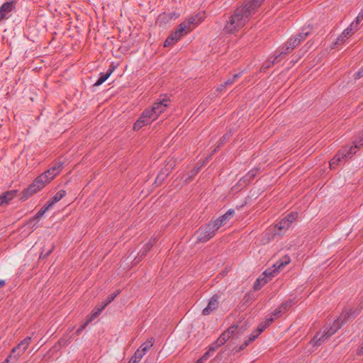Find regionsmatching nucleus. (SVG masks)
<instances>
[{"mask_svg": "<svg viewBox=\"0 0 363 363\" xmlns=\"http://www.w3.org/2000/svg\"><path fill=\"white\" fill-rule=\"evenodd\" d=\"M263 1L264 0H247L243 5L236 9L225 26V32L235 33L242 28Z\"/></svg>", "mask_w": 363, "mask_h": 363, "instance_id": "f257e3e1", "label": "nucleus"}, {"mask_svg": "<svg viewBox=\"0 0 363 363\" xmlns=\"http://www.w3.org/2000/svg\"><path fill=\"white\" fill-rule=\"evenodd\" d=\"M357 314L352 309L346 310L342 313L340 317L335 320L332 325L327 326L323 332L317 334L311 341L313 346H319L327 340L330 336L334 335L345 323L351 318H354Z\"/></svg>", "mask_w": 363, "mask_h": 363, "instance_id": "f03ea898", "label": "nucleus"}, {"mask_svg": "<svg viewBox=\"0 0 363 363\" xmlns=\"http://www.w3.org/2000/svg\"><path fill=\"white\" fill-rule=\"evenodd\" d=\"M157 118V115L153 112L152 108H146L140 115L139 119L134 123L133 128L138 130L143 126L151 123L152 121Z\"/></svg>", "mask_w": 363, "mask_h": 363, "instance_id": "7ed1b4c3", "label": "nucleus"}, {"mask_svg": "<svg viewBox=\"0 0 363 363\" xmlns=\"http://www.w3.org/2000/svg\"><path fill=\"white\" fill-rule=\"evenodd\" d=\"M356 153V149L352 147H344L337 153L330 162L331 169L335 168L339 163L345 158H350Z\"/></svg>", "mask_w": 363, "mask_h": 363, "instance_id": "20e7f679", "label": "nucleus"}, {"mask_svg": "<svg viewBox=\"0 0 363 363\" xmlns=\"http://www.w3.org/2000/svg\"><path fill=\"white\" fill-rule=\"evenodd\" d=\"M217 230L210 221L205 226L201 227L196 232L197 241L206 242L216 235Z\"/></svg>", "mask_w": 363, "mask_h": 363, "instance_id": "39448f33", "label": "nucleus"}, {"mask_svg": "<svg viewBox=\"0 0 363 363\" xmlns=\"http://www.w3.org/2000/svg\"><path fill=\"white\" fill-rule=\"evenodd\" d=\"M291 262V259L289 256L285 255L279 260L277 261L273 264V269L269 268L266 269L264 274L266 277H268L270 280L272 277H274L278 274L284 267H286Z\"/></svg>", "mask_w": 363, "mask_h": 363, "instance_id": "423d86ee", "label": "nucleus"}, {"mask_svg": "<svg viewBox=\"0 0 363 363\" xmlns=\"http://www.w3.org/2000/svg\"><path fill=\"white\" fill-rule=\"evenodd\" d=\"M48 182H50V181L47 178V175L41 174L26 190L25 194H26V196H31L36 193L38 190L43 189Z\"/></svg>", "mask_w": 363, "mask_h": 363, "instance_id": "0eeeda50", "label": "nucleus"}, {"mask_svg": "<svg viewBox=\"0 0 363 363\" xmlns=\"http://www.w3.org/2000/svg\"><path fill=\"white\" fill-rule=\"evenodd\" d=\"M30 337L23 339L16 347H13L11 351L13 359L16 362L18 357L26 350L28 346L30 343Z\"/></svg>", "mask_w": 363, "mask_h": 363, "instance_id": "6e6552de", "label": "nucleus"}, {"mask_svg": "<svg viewBox=\"0 0 363 363\" xmlns=\"http://www.w3.org/2000/svg\"><path fill=\"white\" fill-rule=\"evenodd\" d=\"M15 1H6L0 7V21L9 18L16 9Z\"/></svg>", "mask_w": 363, "mask_h": 363, "instance_id": "1a4fd4ad", "label": "nucleus"}, {"mask_svg": "<svg viewBox=\"0 0 363 363\" xmlns=\"http://www.w3.org/2000/svg\"><path fill=\"white\" fill-rule=\"evenodd\" d=\"M170 99L165 96L162 99H158L156 102H155L151 107L153 110V112L157 115V117L164 111L166 108L169 106V103Z\"/></svg>", "mask_w": 363, "mask_h": 363, "instance_id": "9d476101", "label": "nucleus"}, {"mask_svg": "<svg viewBox=\"0 0 363 363\" xmlns=\"http://www.w3.org/2000/svg\"><path fill=\"white\" fill-rule=\"evenodd\" d=\"M235 210L229 209L225 214L216 220H211V222L218 230L221 226H223L227 223V222L233 216Z\"/></svg>", "mask_w": 363, "mask_h": 363, "instance_id": "9b49d317", "label": "nucleus"}, {"mask_svg": "<svg viewBox=\"0 0 363 363\" xmlns=\"http://www.w3.org/2000/svg\"><path fill=\"white\" fill-rule=\"evenodd\" d=\"M220 296L218 294L213 295L209 300L207 306L203 308L202 314L208 315L214 312L219 306Z\"/></svg>", "mask_w": 363, "mask_h": 363, "instance_id": "f8f14e48", "label": "nucleus"}, {"mask_svg": "<svg viewBox=\"0 0 363 363\" xmlns=\"http://www.w3.org/2000/svg\"><path fill=\"white\" fill-rule=\"evenodd\" d=\"M195 21L196 18L192 17L187 21L181 23L175 31H177V33L182 38L191 30V25L195 23Z\"/></svg>", "mask_w": 363, "mask_h": 363, "instance_id": "ddd939ff", "label": "nucleus"}, {"mask_svg": "<svg viewBox=\"0 0 363 363\" xmlns=\"http://www.w3.org/2000/svg\"><path fill=\"white\" fill-rule=\"evenodd\" d=\"M238 329V325H232L227 330L223 332L217 340L218 345H224L231 337L234 335Z\"/></svg>", "mask_w": 363, "mask_h": 363, "instance_id": "4468645a", "label": "nucleus"}, {"mask_svg": "<svg viewBox=\"0 0 363 363\" xmlns=\"http://www.w3.org/2000/svg\"><path fill=\"white\" fill-rule=\"evenodd\" d=\"M64 163L62 162H57L50 169L43 172V174L47 175V178L50 182L54 179L63 169Z\"/></svg>", "mask_w": 363, "mask_h": 363, "instance_id": "2eb2a0df", "label": "nucleus"}, {"mask_svg": "<svg viewBox=\"0 0 363 363\" xmlns=\"http://www.w3.org/2000/svg\"><path fill=\"white\" fill-rule=\"evenodd\" d=\"M267 327L264 322L259 324L256 331L253 332L249 337L248 340H245L244 343L240 346V349H244L250 342H253Z\"/></svg>", "mask_w": 363, "mask_h": 363, "instance_id": "dca6fc26", "label": "nucleus"}, {"mask_svg": "<svg viewBox=\"0 0 363 363\" xmlns=\"http://www.w3.org/2000/svg\"><path fill=\"white\" fill-rule=\"evenodd\" d=\"M50 208L45 203L41 209L35 214V216L30 220L28 225L33 228H36L37 223L40 220L42 216L48 211Z\"/></svg>", "mask_w": 363, "mask_h": 363, "instance_id": "f3484780", "label": "nucleus"}, {"mask_svg": "<svg viewBox=\"0 0 363 363\" xmlns=\"http://www.w3.org/2000/svg\"><path fill=\"white\" fill-rule=\"evenodd\" d=\"M156 242V239L154 238L153 240H149L147 243H145L143 248L140 250V252L138 254V257H135V259H137V262L140 261L143 257H144L147 253L151 250L153 245Z\"/></svg>", "mask_w": 363, "mask_h": 363, "instance_id": "a211bd4d", "label": "nucleus"}, {"mask_svg": "<svg viewBox=\"0 0 363 363\" xmlns=\"http://www.w3.org/2000/svg\"><path fill=\"white\" fill-rule=\"evenodd\" d=\"M357 30V27L355 26V24L354 22H352L349 27L345 28L342 34L340 35V37L337 38V43H342L345 41V40L349 37H350L354 32V30Z\"/></svg>", "mask_w": 363, "mask_h": 363, "instance_id": "6ab92c4d", "label": "nucleus"}, {"mask_svg": "<svg viewBox=\"0 0 363 363\" xmlns=\"http://www.w3.org/2000/svg\"><path fill=\"white\" fill-rule=\"evenodd\" d=\"M66 195V191L65 190H60L57 192L55 196H53L47 203L46 204L48 207L51 208L54 206L57 202L60 201Z\"/></svg>", "mask_w": 363, "mask_h": 363, "instance_id": "aec40b11", "label": "nucleus"}, {"mask_svg": "<svg viewBox=\"0 0 363 363\" xmlns=\"http://www.w3.org/2000/svg\"><path fill=\"white\" fill-rule=\"evenodd\" d=\"M181 37L177 33V31H174L172 34H170L168 38L165 40L164 43V47H169L172 45H174L175 43H177Z\"/></svg>", "mask_w": 363, "mask_h": 363, "instance_id": "412c9836", "label": "nucleus"}, {"mask_svg": "<svg viewBox=\"0 0 363 363\" xmlns=\"http://www.w3.org/2000/svg\"><path fill=\"white\" fill-rule=\"evenodd\" d=\"M153 344L154 339L150 338L145 342L142 344L140 348L138 349V350L145 355L147 352V351H149V350L153 346Z\"/></svg>", "mask_w": 363, "mask_h": 363, "instance_id": "4be33fe9", "label": "nucleus"}, {"mask_svg": "<svg viewBox=\"0 0 363 363\" xmlns=\"http://www.w3.org/2000/svg\"><path fill=\"white\" fill-rule=\"evenodd\" d=\"M16 194V191H9L3 194L1 197L4 203H7L9 201L13 199Z\"/></svg>", "mask_w": 363, "mask_h": 363, "instance_id": "5701e85b", "label": "nucleus"}, {"mask_svg": "<svg viewBox=\"0 0 363 363\" xmlns=\"http://www.w3.org/2000/svg\"><path fill=\"white\" fill-rule=\"evenodd\" d=\"M312 28L310 26H308L306 28H303L298 35H296V37L298 38V39H301V42L303 41L307 36L310 35L311 33Z\"/></svg>", "mask_w": 363, "mask_h": 363, "instance_id": "b1692460", "label": "nucleus"}, {"mask_svg": "<svg viewBox=\"0 0 363 363\" xmlns=\"http://www.w3.org/2000/svg\"><path fill=\"white\" fill-rule=\"evenodd\" d=\"M112 72V70H110L108 72L106 73H101L99 75V79L97 81L94 83V86H98L102 84L111 75Z\"/></svg>", "mask_w": 363, "mask_h": 363, "instance_id": "393cba45", "label": "nucleus"}, {"mask_svg": "<svg viewBox=\"0 0 363 363\" xmlns=\"http://www.w3.org/2000/svg\"><path fill=\"white\" fill-rule=\"evenodd\" d=\"M291 226V224L284 218L281 219L279 223H277L276 227L279 231L286 230Z\"/></svg>", "mask_w": 363, "mask_h": 363, "instance_id": "a878e982", "label": "nucleus"}, {"mask_svg": "<svg viewBox=\"0 0 363 363\" xmlns=\"http://www.w3.org/2000/svg\"><path fill=\"white\" fill-rule=\"evenodd\" d=\"M201 165H200L199 167H196L193 169H191V171L189 172L188 177L184 179V182L186 183L190 182L191 179L199 173V172L201 169Z\"/></svg>", "mask_w": 363, "mask_h": 363, "instance_id": "bb28decb", "label": "nucleus"}, {"mask_svg": "<svg viewBox=\"0 0 363 363\" xmlns=\"http://www.w3.org/2000/svg\"><path fill=\"white\" fill-rule=\"evenodd\" d=\"M143 356L144 354L137 350L133 356L130 358V362L131 363H138Z\"/></svg>", "mask_w": 363, "mask_h": 363, "instance_id": "cd10ccee", "label": "nucleus"}, {"mask_svg": "<svg viewBox=\"0 0 363 363\" xmlns=\"http://www.w3.org/2000/svg\"><path fill=\"white\" fill-rule=\"evenodd\" d=\"M119 293H120V291H117L114 292L113 294L109 295L107 297L106 302L102 305V308H105L108 304L111 303L115 299V298L118 295Z\"/></svg>", "mask_w": 363, "mask_h": 363, "instance_id": "c85d7f7f", "label": "nucleus"}, {"mask_svg": "<svg viewBox=\"0 0 363 363\" xmlns=\"http://www.w3.org/2000/svg\"><path fill=\"white\" fill-rule=\"evenodd\" d=\"M287 43L294 49L301 43V39H298V38L295 35L294 38H290Z\"/></svg>", "mask_w": 363, "mask_h": 363, "instance_id": "c756f323", "label": "nucleus"}, {"mask_svg": "<svg viewBox=\"0 0 363 363\" xmlns=\"http://www.w3.org/2000/svg\"><path fill=\"white\" fill-rule=\"evenodd\" d=\"M294 304V302L293 300H289L286 302L281 303L279 306L282 310H284V313L289 311L291 307Z\"/></svg>", "mask_w": 363, "mask_h": 363, "instance_id": "7c9ffc66", "label": "nucleus"}, {"mask_svg": "<svg viewBox=\"0 0 363 363\" xmlns=\"http://www.w3.org/2000/svg\"><path fill=\"white\" fill-rule=\"evenodd\" d=\"M279 49L281 51V54H284V55H287L294 50L293 47H291V45L288 44V43H286L285 45L279 48Z\"/></svg>", "mask_w": 363, "mask_h": 363, "instance_id": "2f4dec72", "label": "nucleus"}, {"mask_svg": "<svg viewBox=\"0 0 363 363\" xmlns=\"http://www.w3.org/2000/svg\"><path fill=\"white\" fill-rule=\"evenodd\" d=\"M298 218V213L297 212H291V213L288 214L284 218L288 220V222L291 225V223L296 220Z\"/></svg>", "mask_w": 363, "mask_h": 363, "instance_id": "473e14b6", "label": "nucleus"}, {"mask_svg": "<svg viewBox=\"0 0 363 363\" xmlns=\"http://www.w3.org/2000/svg\"><path fill=\"white\" fill-rule=\"evenodd\" d=\"M104 308H102V306L100 308H97L96 311L93 312L90 317L88 318V321L90 323L94 318H96Z\"/></svg>", "mask_w": 363, "mask_h": 363, "instance_id": "72a5a7b5", "label": "nucleus"}, {"mask_svg": "<svg viewBox=\"0 0 363 363\" xmlns=\"http://www.w3.org/2000/svg\"><path fill=\"white\" fill-rule=\"evenodd\" d=\"M286 56V55H284V54H281V50L279 49L272 60V63H279L278 57H281V60H283Z\"/></svg>", "mask_w": 363, "mask_h": 363, "instance_id": "f704fd0d", "label": "nucleus"}, {"mask_svg": "<svg viewBox=\"0 0 363 363\" xmlns=\"http://www.w3.org/2000/svg\"><path fill=\"white\" fill-rule=\"evenodd\" d=\"M284 313V310H282L280 306H279L272 314V315L274 318H277L280 317L282 314Z\"/></svg>", "mask_w": 363, "mask_h": 363, "instance_id": "c9c22d12", "label": "nucleus"}, {"mask_svg": "<svg viewBox=\"0 0 363 363\" xmlns=\"http://www.w3.org/2000/svg\"><path fill=\"white\" fill-rule=\"evenodd\" d=\"M257 170L252 169L245 176V179L247 181H250L253 179L256 175Z\"/></svg>", "mask_w": 363, "mask_h": 363, "instance_id": "e433bc0d", "label": "nucleus"}, {"mask_svg": "<svg viewBox=\"0 0 363 363\" xmlns=\"http://www.w3.org/2000/svg\"><path fill=\"white\" fill-rule=\"evenodd\" d=\"M234 82H235L232 79V78L228 79L227 81L224 82V84H220L218 89L219 91H221L225 86L232 85Z\"/></svg>", "mask_w": 363, "mask_h": 363, "instance_id": "4c0bfd02", "label": "nucleus"}, {"mask_svg": "<svg viewBox=\"0 0 363 363\" xmlns=\"http://www.w3.org/2000/svg\"><path fill=\"white\" fill-rule=\"evenodd\" d=\"M211 351L208 350L206 352L203 354V355L198 360V363H203L204 361H206L211 355Z\"/></svg>", "mask_w": 363, "mask_h": 363, "instance_id": "58836bf2", "label": "nucleus"}, {"mask_svg": "<svg viewBox=\"0 0 363 363\" xmlns=\"http://www.w3.org/2000/svg\"><path fill=\"white\" fill-rule=\"evenodd\" d=\"M275 63H272V60H268L266 61L261 67V71H264L267 69L269 68L272 65H274Z\"/></svg>", "mask_w": 363, "mask_h": 363, "instance_id": "ea45409f", "label": "nucleus"}, {"mask_svg": "<svg viewBox=\"0 0 363 363\" xmlns=\"http://www.w3.org/2000/svg\"><path fill=\"white\" fill-rule=\"evenodd\" d=\"M89 323L88 320H86L84 324H82L77 330L76 334L77 335H80L81 333L83 331V330L87 326V325Z\"/></svg>", "mask_w": 363, "mask_h": 363, "instance_id": "a19ab883", "label": "nucleus"}, {"mask_svg": "<svg viewBox=\"0 0 363 363\" xmlns=\"http://www.w3.org/2000/svg\"><path fill=\"white\" fill-rule=\"evenodd\" d=\"M363 19V11H360V12L358 13V16H357L356 21L354 23L355 26L357 27L359 22Z\"/></svg>", "mask_w": 363, "mask_h": 363, "instance_id": "79ce46f5", "label": "nucleus"}, {"mask_svg": "<svg viewBox=\"0 0 363 363\" xmlns=\"http://www.w3.org/2000/svg\"><path fill=\"white\" fill-rule=\"evenodd\" d=\"M221 345H218V344H217V340L213 342V344H211L210 346H209V348L208 350L213 352L214 351H216L218 347H220Z\"/></svg>", "mask_w": 363, "mask_h": 363, "instance_id": "37998d69", "label": "nucleus"}, {"mask_svg": "<svg viewBox=\"0 0 363 363\" xmlns=\"http://www.w3.org/2000/svg\"><path fill=\"white\" fill-rule=\"evenodd\" d=\"M275 318L272 315L271 317L269 318H267L265 321H264V324L266 325V326H269L274 320Z\"/></svg>", "mask_w": 363, "mask_h": 363, "instance_id": "c03bdc74", "label": "nucleus"}, {"mask_svg": "<svg viewBox=\"0 0 363 363\" xmlns=\"http://www.w3.org/2000/svg\"><path fill=\"white\" fill-rule=\"evenodd\" d=\"M2 363H16V362L13 359V355L10 354Z\"/></svg>", "mask_w": 363, "mask_h": 363, "instance_id": "a18cd8bd", "label": "nucleus"}, {"mask_svg": "<svg viewBox=\"0 0 363 363\" xmlns=\"http://www.w3.org/2000/svg\"><path fill=\"white\" fill-rule=\"evenodd\" d=\"M166 174L164 173H160L157 175V179H156V181H162L164 179V177H166Z\"/></svg>", "mask_w": 363, "mask_h": 363, "instance_id": "49530a36", "label": "nucleus"}, {"mask_svg": "<svg viewBox=\"0 0 363 363\" xmlns=\"http://www.w3.org/2000/svg\"><path fill=\"white\" fill-rule=\"evenodd\" d=\"M357 354L358 355H363V342L359 346L358 350H357Z\"/></svg>", "mask_w": 363, "mask_h": 363, "instance_id": "de8ad7c7", "label": "nucleus"}, {"mask_svg": "<svg viewBox=\"0 0 363 363\" xmlns=\"http://www.w3.org/2000/svg\"><path fill=\"white\" fill-rule=\"evenodd\" d=\"M262 280H260L259 279H257L256 282L255 283V285H254V288L255 290H257L259 289V286L260 284V281Z\"/></svg>", "mask_w": 363, "mask_h": 363, "instance_id": "09e8293b", "label": "nucleus"}, {"mask_svg": "<svg viewBox=\"0 0 363 363\" xmlns=\"http://www.w3.org/2000/svg\"><path fill=\"white\" fill-rule=\"evenodd\" d=\"M357 74L359 77H363V67L357 72Z\"/></svg>", "mask_w": 363, "mask_h": 363, "instance_id": "8fccbe9b", "label": "nucleus"}, {"mask_svg": "<svg viewBox=\"0 0 363 363\" xmlns=\"http://www.w3.org/2000/svg\"><path fill=\"white\" fill-rule=\"evenodd\" d=\"M240 77V74H235L231 78L235 82V80Z\"/></svg>", "mask_w": 363, "mask_h": 363, "instance_id": "3c124183", "label": "nucleus"}, {"mask_svg": "<svg viewBox=\"0 0 363 363\" xmlns=\"http://www.w3.org/2000/svg\"><path fill=\"white\" fill-rule=\"evenodd\" d=\"M51 252V250H49L48 252H46L45 255H43V253H41L40 255V257H45L49 255V254Z\"/></svg>", "mask_w": 363, "mask_h": 363, "instance_id": "603ef678", "label": "nucleus"}, {"mask_svg": "<svg viewBox=\"0 0 363 363\" xmlns=\"http://www.w3.org/2000/svg\"><path fill=\"white\" fill-rule=\"evenodd\" d=\"M5 284H6L5 281L2 280V279H0V288L4 286Z\"/></svg>", "mask_w": 363, "mask_h": 363, "instance_id": "864d4df0", "label": "nucleus"}, {"mask_svg": "<svg viewBox=\"0 0 363 363\" xmlns=\"http://www.w3.org/2000/svg\"><path fill=\"white\" fill-rule=\"evenodd\" d=\"M165 16H166V14L160 15L159 16V19H163V18H164Z\"/></svg>", "mask_w": 363, "mask_h": 363, "instance_id": "5fc2aeb1", "label": "nucleus"}, {"mask_svg": "<svg viewBox=\"0 0 363 363\" xmlns=\"http://www.w3.org/2000/svg\"><path fill=\"white\" fill-rule=\"evenodd\" d=\"M279 62H281L282 60H281V57H278Z\"/></svg>", "mask_w": 363, "mask_h": 363, "instance_id": "6e6d98bb", "label": "nucleus"}, {"mask_svg": "<svg viewBox=\"0 0 363 363\" xmlns=\"http://www.w3.org/2000/svg\"><path fill=\"white\" fill-rule=\"evenodd\" d=\"M267 281H268V280H267V279L264 280V284L267 283Z\"/></svg>", "mask_w": 363, "mask_h": 363, "instance_id": "4d7b16f0", "label": "nucleus"}, {"mask_svg": "<svg viewBox=\"0 0 363 363\" xmlns=\"http://www.w3.org/2000/svg\"><path fill=\"white\" fill-rule=\"evenodd\" d=\"M242 349L239 348V350H237V352H239V350H242Z\"/></svg>", "mask_w": 363, "mask_h": 363, "instance_id": "13d9d810", "label": "nucleus"}, {"mask_svg": "<svg viewBox=\"0 0 363 363\" xmlns=\"http://www.w3.org/2000/svg\"><path fill=\"white\" fill-rule=\"evenodd\" d=\"M128 363H131V362L129 361V362H128Z\"/></svg>", "mask_w": 363, "mask_h": 363, "instance_id": "bf43d9fd", "label": "nucleus"}, {"mask_svg": "<svg viewBox=\"0 0 363 363\" xmlns=\"http://www.w3.org/2000/svg\"><path fill=\"white\" fill-rule=\"evenodd\" d=\"M362 11H363V9H362Z\"/></svg>", "mask_w": 363, "mask_h": 363, "instance_id": "052dcab7", "label": "nucleus"}, {"mask_svg": "<svg viewBox=\"0 0 363 363\" xmlns=\"http://www.w3.org/2000/svg\"><path fill=\"white\" fill-rule=\"evenodd\" d=\"M196 363H198V361L196 362Z\"/></svg>", "mask_w": 363, "mask_h": 363, "instance_id": "680f3d73", "label": "nucleus"}]
</instances>
